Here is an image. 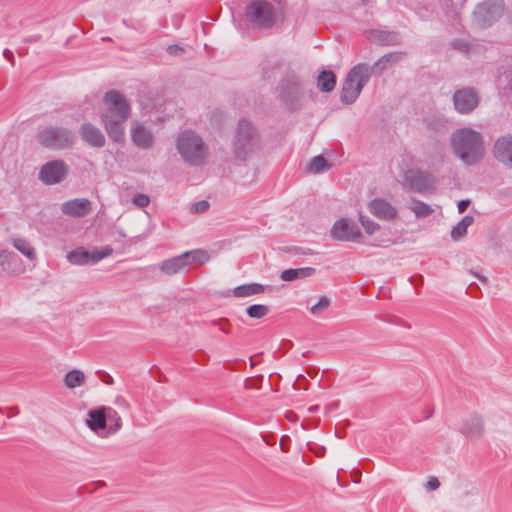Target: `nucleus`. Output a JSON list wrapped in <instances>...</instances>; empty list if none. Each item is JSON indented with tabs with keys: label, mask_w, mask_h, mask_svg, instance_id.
Segmentation results:
<instances>
[{
	"label": "nucleus",
	"mask_w": 512,
	"mask_h": 512,
	"mask_svg": "<svg viewBox=\"0 0 512 512\" xmlns=\"http://www.w3.org/2000/svg\"><path fill=\"white\" fill-rule=\"evenodd\" d=\"M105 418L109 436L115 434L122 427V419L113 408L105 406Z\"/></svg>",
	"instance_id": "nucleus-27"
},
{
	"label": "nucleus",
	"mask_w": 512,
	"mask_h": 512,
	"mask_svg": "<svg viewBox=\"0 0 512 512\" xmlns=\"http://www.w3.org/2000/svg\"><path fill=\"white\" fill-rule=\"evenodd\" d=\"M330 168L329 163L322 155L315 156L309 163L308 170L312 173H320Z\"/></svg>",
	"instance_id": "nucleus-33"
},
{
	"label": "nucleus",
	"mask_w": 512,
	"mask_h": 512,
	"mask_svg": "<svg viewBox=\"0 0 512 512\" xmlns=\"http://www.w3.org/2000/svg\"><path fill=\"white\" fill-rule=\"evenodd\" d=\"M214 325H218L219 326V329L224 332V333H229V329L227 328V321L224 320V319H221L219 321H214L213 322Z\"/></svg>",
	"instance_id": "nucleus-44"
},
{
	"label": "nucleus",
	"mask_w": 512,
	"mask_h": 512,
	"mask_svg": "<svg viewBox=\"0 0 512 512\" xmlns=\"http://www.w3.org/2000/svg\"><path fill=\"white\" fill-rule=\"evenodd\" d=\"M315 409H316V407H310V408H309V411H310V412H313V411H315Z\"/></svg>",
	"instance_id": "nucleus-50"
},
{
	"label": "nucleus",
	"mask_w": 512,
	"mask_h": 512,
	"mask_svg": "<svg viewBox=\"0 0 512 512\" xmlns=\"http://www.w3.org/2000/svg\"><path fill=\"white\" fill-rule=\"evenodd\" d=\"M493 156L505 165L512 164V136L510 134L498 137L493 144Z\"/></svg>",
	"instance_id": "nucleus-19"
},
{
	"label": "nucleus",
	"mask_w": 512,
	"mask_h": 512,
	"mask_svg": "<svg viewBox=\"0 0 512 512\" xmlns=\"http://www.w3.org/2000/svg\"><path fill=\"white\" fill-rule=\"evenodd\" d=\"M68 172L69 167L63 160H51L40 168L38 178L45 185H56L67 178Z\"/></svg>",
	"instance_id": "nucleus-12"
},
{
	"label": "nucleus",
	"mask_w": 512,
	"mask_h": 512,
	"mask_svg": "<svg viewBox=\"0 0 512 512\" xmlns=\"http://www.w3.org/2000/svg\"><path fill=\"white\" fill-rule=\"evenodd\" d=\"M259 148V134L249 121L238 122L233 138V152L237 159L246 160Z\"/></svg>",
	"instance_id": "nucleus-4"
},
{
	"label": "nucleus",
	"mask_w": 512,
	"mask_h": 512,
	"mask_svg": "<svg viewBox=\"0 0 512 512\" xmlns=\"http://www.w3.org/2000/svg\"><path fill=\"white\" fill-rule=\"evenodd\" d=\"M92 211V203L86 198H75L65 201L61 204V212L64 215L81 218L85 217Z\"/></svg>",
	"instance_id": "nucleus-16"
},
{
	"label": "nucleus",
	"mask_w": 512,
	"mask_h": 512,
	"mask_svg": "<svg viewBox=\"0 0 512 512\" xmlns=\"http://www.w3.org/2000/svg\"><path fill=\"white\" fill-rule=\"evenodd\" d=\"M331 237L337 241L361 242L362 234L358 225L347 218L336 221L331 228Z\"/></svg>",
	"instance_id": "nucleus-13"
},
{
	"label": "nucleus",
	"mask_w": 512,
	"mask_h": 512,
	"mask_svg": "<svg viewBox=\"0 0 512 512\" xmlns=\"http://www.w3.org/2000/svg\"><path fill=\"white\" fill-rule=\"evenodd\" d=\"M368 64L360 63L354 66L347 74L341 91V101L352 104L360 95L363 87L369 81Z\"/></svg>",
	"instance_id": "nucleus-5"
},
{
	"label": "nucleus",
	"mask_w": 512,
	"mask_h": 512,
	"mask_svg": "<svg viewBox=\"0 0 512 512\" xmlns=\"http://www.w3.org/2000/svg\"><path fill=\"white\" fill-rule=\"evenodd\" d=\"M278 99L291 111L301 108L304 88L296 75H288L281 80L277 87Z\"/></svg>",
	"instance_id": "nucleus-6"
},
{
	"label": "nucleus",
	"mask_w": 512,
	"mask_h": 512,
	"mask_svg": "<svg viewBox=\"0 0 512 512\" xmlns=\"http://www.w3.org/2000/svg\"><path fill=\"white\" fill-rule=\"evenodd\" d=\"M167 52L172 55V56H180L183 54L184 52V49L180 46H177V45H170L168 48H167Z\"/></svg>",
	"instance_id": "nucleus-43"
},
{
	"label": "nucleus",
	"mask_w": 512,
	"mask_h": 512,
	"mask_svg": "<svg viewBox=\"0 0 512 512\" xmlns=\"http://www.w3.org/2000/svg\"><path fill=\"white\" fill-rule=\"evenodd\" d=\"M210 207V204L206 200H200L197 202L192 203L189 206V211L192 214H202L205 213Z\"/></svg>",
	"instance_id": "nucleus-37"
},
{
	"label": "nucleus",
	"mask_w": 512,
	"mask_h": 512,
	"mask_svg": "<svg viewBox=\"0 0 512 512\" xmlns=\"http://www.w3.org/2000/svg\"><path fill=\"white\" fill-rule=\"evenodd\" d=\"M246 19L256 29H269L276 23V9L268 1L254 0L246 8Z\"/></svg>",
	"instance_id": "nucleus-7"
},
{
	"label": "nucleus",
	"mask_w": 512,
	"mask_h": 512,
	"mask_svg": "<svg viewBox=\"0 0 512 512\" xmlns=\"http://www.w3.org/2000/svg\"><path fill=\"white\" fill-rule=\"evenodd\" d=\"M409 208L415 213L417 218H424L433 213L430 205L416 199L411 200Z\"/></svg>",
	"instance_id": "nucleus-31"
},
{
	"label": "nucleus",
	"mask_w": 512,
	"mask_h": 512,
	"mask_svg": "<svg viewBox=\"0 0 512 512\" xmlns=\"http://www.w3.org/2000/svg\"><path fill=\"white\" fill-rule=\"evenodd\" d=\"M64 382L68 388H76L84 384L85 375L82 371L74 369L65 375Z\"/></svg>",
	"instance_id": "nucleus-30"
},
{
	"label": "nucleus",
	"mask_w": 512,
	"mask_h": 512,
	"mask_svg": "<svg viewBox=\"0 0 512 512\" xmlns=\"http://www.w3.org/2000/svg\"><path fill=\"white\" fill-rule=\"evenodd\" d=\"M469 206V201L468 200H461L459 201L458 203V211L459 213H463L466 211V209L468 208Z\"/></svg>",
	"instance_id": "nucleus-45"
},
{
	"label": "nucleus",
	"mask_w": 512,
	"mask_h": 512,
	"mask_svg": "<svg viewBox=\"0 0 512 512\" xmlns=\"http://www.w3.org/2000/svg\"><path fill=\"white\" fill-rule=\"evenodd\" d=\"M103 110L100 113L102 124L109 138L118 144L125 142V122L130 118L131 106L125 95L112 89L102 99Z\"/></svg>",
	"instance_id": "nucleus-1"
},
{
	"label": "nucleus",
	"mask_w": 512,
	"mask_h": 512,
	"mask_svg": "<svg viewBox=\"0 0 512 512\" xmlns=\"http://www.w3.org/2000/svg\"><path fill=\"white\" fill-rule=\"evenodd\" d=\"M480 97L474 88L466 87L457 90L453 95V103L460 114H469L479 105Z\"/></svg>",
	"instance_id": "nucleus-14"
},
{
	"label": "nucleus",
	"mask_w": 512,
	"mask_h": 512,
	"mask_svg": "<svg viewBox=\"0 0 512 512\" xmlns=\"http://www.w3.org/2000/svg\"><path fill=\"white\" fill-rule=\"evenodd\" d=\"M336 85V76L332 71L323 70L317 79V87L322 92H330Z\"/></svg>",
	"instance_id": "nucleus-28"
},
{
	"label": "nucleus",
	"mask_w": 512,
	"mask_h": 512,
	"mask_svg": "<svg viewBox=\"0 0 512 512\" xmlns=\"http://www.w3.org/2000/svg\"><path fill=\"white\" fill-rule=\"evenodd\" d=\"M367 39L384 46L400 44V36L396 32L370 30L367 32Z\"/></svg>",
	"instance_id": "nucleus-23"
},
{
	"label": "nucleus",
	"mask_w": 512,
	"mask_h": 512,
	"mask_svg": "<svg viewBox=\"0 0 512 512\" xmlns=\"http://www.w3.org/2000/svg\"><path fill=\"white\" fill-rule=\"evenodd\" d=\"M454 49H457L462 52H468L469 44L463 40H455L452 43Z\"/></svg>",
	"instance_id": "nucleus-42"
},
{
	"label": "nucleus",
	"mask_w": 512,
	"mask_h": 512,
	"mask_svg": "<svg viewBox=\"0 0 512 512\" xmlns=\"http://www.w3.org/2000/svg\"><path fill=\"white\" fill-rule=\"evenodd\" d=\"M265 292V286L259 283H249L237 286L233 289V295L238 298H245Z\"/></svg>",
	"instance_id": "nucleus-26"
},
{
	"label": "nucleus",
	"mask_w": 512,
	"mask_h": 512,
	"mask_svg": "<svg viewBox=\"0 0 512 512\" xmlns=\"http://www.w3.org/2000/svg\"><path fill=\"white\" fill-rule=\"evenodd\" d=\"M439 486H440V482H439V480H438L436 477H434V476L429 477V479H428V481H427V483H426V485H425V487H426V489H427L428 491L436 490V489H438V488H439Z\"/></svg>",
	"instance_id": "nucleus-41"
},
{
	"label": "nucleus",
	"mask_w": 512,
	"mask_h": 512,
	"mask_svg": "<svg viewBox=\"0 0 512 512\" xmlns=\"http://www.w3.org/2000/svg\"><path fill=\"white\" fill-rule=\"evenodd\" d=\"M86 424L98 436L102 438L108 437L109 431L105 418V406L90 410Z\"/></svg>",
	"instance_id": "nucleus-20"
},
{
	"label": "nucleus",
	"mask_w": 512,
	"mask_h": 512,
	"mask_svg": "<svg viewBox=\"0 0 512 512\" xmlns=\"http://www.w3.org/2000/svg\"><path fill=\"white\" fill-rule=\"evenodd\" d=\"M131 139L136 147L143 150L152 148L154 144V136L150 129L138 121L131 124Z\"/></svg>",
	"instance_id": "nucleus-18"
},
{
	"label": "nucleus",
	"mask_w": 512,
	"mask_h": 512,
	"mask_svg": "<svg viewBox=\"0 0 512 512\" xmlns=\"http://www.w3.org/2000/svg\"><path fill=\"white\" fill-rule=\"evenodd\" d=\"M404 184L411 190L423 193L431 190L434 182L430 175L421 170H408L404 175Z\"/></svg>",
	"instance_id": "nucleus-15"
},
{
	"label": "nucleus",
	"mask_w": 512,
	"mask_h": 512,
	"mask_svg": "<svg viewBox=\"0 0 512 512\" xmlns=\"http://www.w3.org/2000/svg\"><path fill=\"white\" fill-rule=\"evenodd\" d=\"M132 202L139 208H145L149 205L150 198L146 194H136L133 197Z\"/></svg>",
	"instance_id": "nucleus-39"
},
{
	"label": "nucleus",
	"mask_w": 512,
	"mask_h": 512,
	"mask_svg": "<svg viewBox=\"0 0 512 512\" xmlns=\"http://www.w3.org/2000/svg\"><path fill=\"white\" fill-rule=\"evenodd\" d=\"M503 14V0H485L476 7L473 17L479 27L486 28L498 21Z\"/></svg>",
	"instance_id": "nucleus-10"
},
{
	"label": "nucleus",
	"mask_w": 512,
	"mask_h": 512,
	"mask_svg": "<svg viewBox=\"0 0 512 512\" xmlns=\"http://www.w3.org/2000/svg\"><path fill=\"white\" fill-rule=\"evenodd\" d=\"M116 403L118 405H121V406H124V407H128V403H127V401L123 397H118L117 400H116Z\"/></svg>",
	"instance_id": "nucleus-47"
},
{
	"label": "nucleus",
	"mask_w": 512,
	"mask_h": 512,
	"mask_svg": "<svg viewBox=\"0 0 512 512\" xmlns=\"http://www.w3.org/2000/svg\"><path fill=\"white\" fill-rule=\"evenodd\" d=\"M112 253L113 249L110 246H105L101 249H94L92 251L79 247L67 254V260L73 265L96 264L100 260L112 255Z\"/></svg>",
	"instance_id": "nucleus-11"
},
{
	"label": "nucleus",
	"mask_w": 512,
	"mask_h": 512,
	"mask_svg": "<svg viewBox=\"0 0 512 512\" xmlns=\"http://www.w3.org/2000/svg\"><path fill=\"white\" fill-rule=\"evenodd\" d=\"M296 417H297V416H296V414H294V413H292V412H289V413L287 414V419H288L289 421H294V420L296 419Z\"/></svg>",
	"instance_id": "nucleus-48"
},
{
	"label": "nucleus",
	"mask_w": 512,
	"mask_h": 512,
	"mask_svg": "<svg viewBox=\"0 0 512 512\" xmlns=\"http://www.w3.org/2000/svg\"><path fill=\"white\" fill-rule=\"evenodd\" d=\"M3 55L7 60H9L12 64H14V56H13L12 51H10L9 49H5L3 52Z\"/></svg>",
	"instance_id": "nucleus-46"
},
{
	"label": "nucleus",
	"mask_w": 512,
	"mask_h": 512,
	"mask_svg": "<svg viewBox=\"0 0 512 512\" xmlns=\"http://www.w3.org/2000/svg\"><path fill=\"white\" fill-rule=\"evenodd\" d=\"M369 211L377 218L387 221H391L397 216L396 208L381 198H376L369 203Z\"/></svg>",
	"instance_id": "nucleus-21"
},
{
	"label": "nucleus",
	"mask_w": 512,
	"mask_h": 512,
	"mask_svg": "<svg viewBox=\"0 0 512 512\" xmlns=\"http://www.w3.org/2000/svg\"><path fill=\"white\" fill-rule=\"evenodd\" d=\"M330 306V299L327 296H321L318 302L310 308V312L319 315Z\"/></svg>",
	"instance_id": "nucleus-36"
},
{
	"label": "nucleus",
	"mask_w": 512,
	"mask_h": 512,
	"mask_svg": "<svg viewBox=\"0 0 512 512\" xmlns=\"http://www.w3.org/2000/svg\"><path fill=\"white\" fill-rule=\"evenodd\" d=\"M176 148L185 163L201 166L208 157V146L202 138L191 130L181 132L176 140Z\"/></svg>",
	"instance_id": "nucleus-3"
},
{
	"label": "nucleus",
	"mask_w": 512,
	"mask_h": 512,
	"mask_svg": "<svg viewBox=\"0 0 512 512\" xmlns=\"http://www.w3.org/2000/svg\"><path fill=\"white\" fill-rule=\"evenodd\" d=\"M454 154L466 165L477 164L485 155L482 134L470 127L455 130L450 137Z\"/></svg>",
	"instance_id": "nucleus-2"
},
{
	"label": "nucleus",
	"mask_w": 512,
	"mask_h": 512,
	"mask_svg": "<svg viewBox=\"0 0 512 512\" xmlns=\"http://www.w3.org/2000/svg\"><path fill=\"white\" fill-rule=\"evenodd\" d=\"M81 139L91 147L102 148L106 144L104 133L90 122L83 123L79 128Z\"/></svg>",
	"instance_id": "nucleus-17"
},
{
	"label": "nucleus",
	"mask_w": 512,
	"mask_h": 512,
	"mask_svg": "<svg viewBox=\"0 0 512 512\" xmlns=\"http://www.w3.org/2000/svg\"><path fill=\"white\" fill-rule=\"evenodd\" d=\"M478 277H479V279H480L481 281H483V282H485V281H486V278H485V277H483V276H478Z\"/></svg>",
	"instance_id": "nucleus-49"
},
{
	"label": "nucleus",
	"mask_w": 512,
	"mask_h": 512,
	"mask_svg": "<svg viewBox=\"0 0 512 512\" xmlns=\"http://www.w3.org/2000/svg\"><path fill=\"white\" fill-rule=\"evenodd\" d=\"M247 314L251 318L260 319L269 313V308L266 305L254 304L247 308Z\"/></svg>",
	"instance_id": "nucleus-35"
},
{
	"label": "nucleus",
	"mask_w": 512,
	"mask_h": 512,
	"mask_svg": "<svg viewBox=\"0 0 512 512\" xmlns=\"http://www.w3.org/2000/svg\"><path fill=\"white\" fill-rule=\"evenodd\" d=\"M498 85L504 88L512 89V76L508 72H504L498 76Z\"/></svg>",
	"instance_id": "nucleus-40"
},
{
	"label": "nucleus",
	"mask_w": 512,
	"mask_h": 512,
	"mask_svg": "<svg viewBox=\"0 0 512 512\" xmlns=\"http://www.w3.org/2000/svg\"><path fill=\"white\" fill-rule=\"evenodd\" d=\"M316 270L312 267H302L295 269H286L281 272L280 278L283 281L291 282L297 279H305L315 274Z\"/></svg>",
	"instance_id": "nucleus-25"
},
{
	"label": "nucleus",
	"mask_w": 512,
	"mask_h": 512,
	"mask_svg": "<svg viewBox=\"0 0 512 512\" xmlns=\"http://www.w3.org/2000/svg\"><path fill=\"white\" fill-rule=\"evenodd\" d=\"M359 220H360L363 228L365 229L366 233H368L370 235L373 234L374 232H376L380 228L377 223L370 220L366 216L360 215Z\"/></svg>",
	"instance_id": "nucleus-38"
},
{
	"label": "nucleus",
	"mask_w": 512,
	"mask_h": 512,
	"mask_svg": "<svg viewBox=\"0 0 512 512\" xmlns=\"http://www.w3.org/2000/svg\"><path fill=\"white\" fill-rule=\"evenodd\" d=\"M209 259L210 256L207 251L203 249H195L162 261L159 268L166 275H174L186 269L193 263H206Z\"/></svg>",
	"instance_id": "nucleus-8"
},
{
	"label": "nucleus",
	"mask_w": 512,
	"mask_h": 512,
	"mask_svg": "<svg viewBox=\"0 0 512 512\" xmlns=\"http://www.w3.org/2000/svg\"><path fill=\"white\" fill-rule=\"evenodd\" d=\"M18 260L15 253L1 250L0 251V267L2 270L7 271L10 269V265Z\"/></svg>",
	"instance_id": "nucleus-34"
},
{
	"label": "nucleus",
	"mask_w": 512,
	"mask_h": 512,
	"mask_svg": "<svg viewBox=\"0 0 512 512\" xmlns=\"http://www.w3.org/2000/svg\"><path fill=\"white\" fill-rule=\"evenodd\" d=\"M474 219L472 216H465L456 226L451 230V237L454 241H458L463 238L467 233V228L472 225Z\"/></svg>",
	"instance_id": "nucleus-29"
},
{
	"label": "nucleus",
	"mask_w": 512,
	"mask_h": 512,
	"mask_svg": "<svg viewBox=\"0 0 512 512\" xmlns=\"http://www.w3.org/2000/svg\"><path fill=\"white\" fill-rule=\"evenodd\" d=\"M38 142L46 148L65 149L74 143L73 133L62 127H47L37 135Z\"/></svg>",
	"instance_id": "nucleus-9"
},
{
	"label": "nucleus",
	"mask_w": 512,
	"mask_h": 512,
	"mask_svg": "<svg viewBox=\"0 0 512 512\" xmlns=\"http://www.w3.org/2000/svg\"><path fill=\"white\" fill-rule=\"evenodd\" d=\"M403 57V53L401 52H392L385 54L381 58H379L372 66L368 65V69H370L369 78L371 75H380L388 65L395 64L399 62Z\"/></svg>",
	"instance_id": "nucleus-24"
},
{
	"label": "nucleus",
	"mask_w": 512,
	"mask_h": 512,
	"mask_svg": "<svg viewBox=\"0 0 512 512\" xmlns=\"http://www.w3.org/2000/svg\"><path fill=\"white\" fill-rule=\"evenodd\" d=\"M13 245L23 255H25L29 259H34L35 249L31 246V244L27 240H25L23 238L14 239Z\"/></svg>",
	"instance_id": "nucleus-32"
},
{
	"label": "nucleus",
	"mask_w": 512,
	"mask_h": 512,
	"mask_svg": "<svg viewBox=\"0 0 512 512\" xmlns=\"http://www.w3.org/2000/svg\"><path fill=\"white\" fill-rule=\"evenodd\" d=\"M460 431L470 439L479 438L484 432L483 419L478 415H471L463 422Z\"/></svg>",
	"instance_id": "nucleus-22"
}]
</instances>
